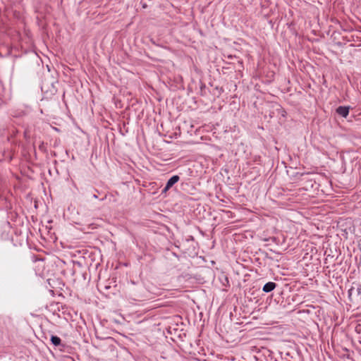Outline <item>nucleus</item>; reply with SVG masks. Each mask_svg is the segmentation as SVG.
Instances as JSON below:
<instances>
[{
  "label": "nucleus",
  "instance_id": "nucleus-1",
  "mask_svg": "<svg viewBox=\"0 0 361 361\" xmlns=\"http://www.w3.org/2000/svg\"><path fill=\"white\" fill-rule=\"evenodd\" d=\"M142 287L140 286L139 287H135V283L132 281L131 284L128 287V292L130 297L135 298V300H137L136 298H140L141 296V290Z\"/></svg>",
  "mask_w": 361,
  "mask_h": 361
},
{
  "label": "nucleus",
  "instance_id": "nucleus-2",
  "mask_svg": "<svg viewBox=\"0 0 361 361\" xmlns=\"http://www.w3.org/2000/svg\"><path fill=\"white\" fill-rule=\"evenodd\" d=\"M179 180H180V177L178 175H174L172 177H171L168 180V181H167L164 188L162 190L161 192L162 193L166 192L174 184L178 183Z\"/></svg>",
  "mask_w": 361,
  "mask_h": 361
},
{
  "label": "nucleus",
  "instance_id": "nucleus-3",
  "mask_svg": "<svg viewBox=\"0 0 361 361\" xmlns=\"http://www.w3.org/2000/svg\"><path fill=\"white\" fill-rule=\"evenodd\" d=\"M350 107L346 106H340L336 109V113L343 118H346L349 114Z\"/></svg>",
  "mask_w": 361,
  "mask_h": 361
},
{
  "label": "nucleus",
  "instance_id": "nucleus-4",
  "mask_svg": "<svg viewBox=\"0 0 361 361\" xmlns=\"http://www.w3.org/2000/svg\"><path fill=\"white\" fill-rule=\"evenodd\" d=\"M276 286H277V284L274 282H272V281L267 282L264 285V286L262 288V291L264 293H270L272 290H274Z\"/></svg>",
  "mask_w": 361,
  "mask_h": 361
},
{
  "label": "nucleus",
  "instance_id": "nucleus-5",
  "mask_svg": "<svg viewBox=\"0 0 361 361\" xmlns=\"http://www.w3.org/2000/svg\"><path fill=\"white\" fill-rule=\"evenodd\" d=\"M50 341L54 346H59L61 345V339L57 336L52 335Z\"/></svg>",
  "mask_w": 361,
  "mask_h": 361
},
{
  "label": "nucleus",
  "instance_id": "nucleus-6",
  "mask_svg": "<svg viewBox=\"0 0 361 361\" xmlns=\"http://www.w3.org/2000/svg\"><path fill=\"white\" fill-rule=\"evenodd\" d=\"M109 197H113V194H111V193H106L102 198H100V200L101 201L107 200Z\"/></svg>",
  "mask_w": 361,
  "mask_h": 361
},
{
  "label": "nucleus",
  "instance_id": "nucleus-7",
  "mask_svg": "<svg viewBox=\"0 0 361 361\" xmlns=\"http://www.w3.org/2000/svg\"><path fill=\"white\" fill-rule=\"evenodd\" d=\"M94 191H95V193L93 194L92 197L94 199H97V198H99V195H100V192L97 189H94Z\"/></svg>",
  "mask_w": 361,
  "mask_h": 361
},
{
  "label": "nucleus",
  "instance_id": "nucleus-8",
  "mask_svg": "<svg viewBox=\"0 0 361 361\" xmlns=\"http://www.w3.org/2000/svg\"><path fill=\"white\" fill-rule=\"evenodd\" d=\"M109 202H115L116 201V200L114 198V197L113 196V197H109L107 200Z\"/></svg>",
  "mask_w": 361,
  "mask_h": 361
},
{
  "label": "nucleus",
  "instance_id": "nucleus-9",
  "mask_svg": "<svg viewBox=\"0 0 361 361\" xmlns=\"http://www.w3.org/2000/svg\"><path fill=\"white\" fill-rule=\"evenodd\" d=\"M205 87H205V85L202 83V84H201V87H200V88H201V94H202V95H203V94H204V93H203V90L205 89Z\"/></svg>",
  "mask_w": 361,
  "mask_h": 361
},
{
  "label": "nucleus",
  "instance_id": "nucleus-10",
  "mask_svg": "<svg viewBox=\"0 0 361 361\" xmlns=\"http://www.w3.org/2000/svg\"><path fill=\"white\" fill-rule=\"evenodd\" d=\"M357 295H361V283L357 287Z\"/></svg>",
  "mask_w": 361,
  "mask_h": 361
},
{
  "label": "nucleus",
  "instance_id": "nucleus-11",
  "mask_svg": "<svg viewBox=\"0 0 361 361\" xmlns=\"http://www.w3.org/2000/svg\"><path fill=\"white\" fill-rule=\"evenodd\" d=\"M353 291V288L350 289L348 293H349V295H351V292Z\"/></svg>",
  "mask_w": 361,
  "mask_h": 361
}]
</instances>
